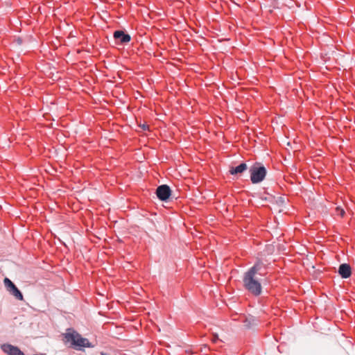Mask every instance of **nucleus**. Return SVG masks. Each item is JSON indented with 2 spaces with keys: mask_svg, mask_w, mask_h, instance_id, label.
I'll list each match as a JSON object with an SVG mask.
<instances>
[{
  "mask_svg": "<svg viewBox=\"0 0 355 355\" xmlns=\"http://www.w3.org/2000/svg\"><path fill=\"white\" fill-rule=\"evenodd\" d=\"M171 189L166 184L159 186L156 190V194L161 200H166L171 196Z\"/></svg>",
  "mask_w": 355,
  "mask_h": 355,
  "instance_id": "nucleus-5",
  "label": "nucleus"
},
{
  "mask_svg": "<svg viewBox=\"0 0 355 355\" xmlns=\"http://www.w3.org/2000/svg\"><path fill=\"white\" fill-rule=\"evenodd\" d=\"M114 37L116 40H119L121 43L125 44L130 41V35L128 34H125L122 31H116L114 33Z\"/></svg>",
  "mask_w": 355,
  "mask_h": 355,
  "instance_id": "nucleus-8",
  "label": "nucleus"
},
{
  "mask_svg": "<svg viewBox=\"0 0 355 355\" xmlns=\"http://www.w3.org/2000/svg\"><path fill=\"white\" fill-rule=\"evenodd\" d=\"M64 338L66 341L70 343L75 349H80L81 347H92L87 338H83L76 331L66 334Z\"/></svg>",
  "mask_w": 355,
  "mask_h": 355,
  "instance_id": "nucleus-2",
  "label": "nucleus"
},
{
  "mask_svg": "<svg viewBox=\"0 0 355 355\" xmlns=\"http://www.w3.org/2000/svg\"><path fill=\"white\" fill-rule=\"evenodd\" d=\"M4 352L9 355H24V354L17 347L10 344H4L1 346Z\"/></svg>",
  "mask_w": 355,
  "mask_h": 355,
  "instance_id": "nucleus-6",
  "label": "nucleus"
},
{
  "mask_svg": "<svg viewBox=\"0 0 355 355\" xmlns=\"http://www.w3.org/2000/svg\"><path fill=\"white\" fill-rule=\"evenodd\" d=\"M338 273L343 278H348L352 274L351 267L347 263H342L338 268Z\"/></svg>",
  "mask_w": 355,
  "mask_h": 355,
  "instance_id": "nucleus-7",
  "label": "nucleus"
},
{
  "mask_svg": "<svg viewBox=\"0 0 355 355\" xmlns=\"http://www.w3.org/2000/svg\"><path fill=\"white\" fill-rule=\"evenodd\" d=\"M263 268V264L257 261L243 275V283L245 289L255 296L261 295L262 291L261 279L259 276L264 275Z\"/></svg>",
  "mask_w": 355,
  "mask_h": 355,
  "instance_id": "nucleus-1",
  "label": "nucleus"
},
{
  "mask_svg": "<svg viewBox=\"0 0 355 355\" xmlns=\"http://www.w3.org/2000/svg\"><path fill=\"white\" fill-rule=\"evenodd\" d=\"M143 130H147L148 128V125L146 124H144L141 125Z\"/></svg>",
  "mask_w": 355,
  "mask_h": 355,
  "instance_id": "nucleus-14",
  "label": "nucleus"
},
{
  "mask_svg": "<svg viewBox=\"0 0 355 355\" xmlns=\"http://www.w3.org/2000/svg\"><path fill=\"white\" fill-rule=\"evenodd\" d=\"M247 168H248L247 164L245 163H242L236 167L230 168V173L232 175L241 173L243 171H245Z\"/></svg>",
  "mask_w": 355,
  "mask_h": 355,
  "instance_id": "nucleus-9",
  "label": "nucleus"
},
{
  "mask_svg": "<svg viewBox=\"0 0 355 355\" xmlns=\"http://www.w3.org/2000/svg\"><path fill=\"white\" fill-rule=\"evenodd\" d=\"M218 339V334H214V335H213L212 341H213L214 343H216V340H217Z\"/></svg>",
  "mask_w": 355,
  "mask_h": 355,
  "instance_id": "nucleus-13",
  "label": "nucleus"
},
{
  "mask_svg": "<svg viewBox=\"0 0 355 355\" xmlns=\"http://www.w3.org/2000/svg\"><path fill=\"white\" fill-rule=\"evenodd\" d=\"M3 283L7 290L11 295H12L16 299L19 300H24L23 295L11 280L6 277L3 280Z\"/></svg>",
  "mask_w": 355,
  "mask_h": 355,
  "instance_id": "nucleus-4",
  "label": "nucleus"
},
{
  "mask_svg": "<svg viewBox=\"0 0 355 355\" xmlns=\"http://www.w3.org/2000/svg\"><path fill=\"white\" fill-rule=\"evenodd\" d=\"M257 324L256 320L254 318H247L245 321V326L247 328H251L252 326Z\"/></svg>",
  "mask_w": 355,
  "mask_h": 355,
  "instance_id": "nucleus-11",
  "label": "nucleus"
},
{
  "mask_svg": "<svg viewBox=\"0 0 355 355\" xmlns=\"http://www.w3.org/2000/svg\"><path fill=\"white\" fill-rule=\"evenodd\" d=\"M284 206V200L282 198H279L276 200V206L274 207L275 211H277L278 212L282 211V208Z\"/></svg>",
  "mask_w": 355,
  "mask_h": 355,
  "instance_id": "nucleus-10",
  "label": "nucleus"
},
{
  "mask_svg": "<svg viewBox=\"0 0 355 355\" xmlns=\"http://www.w3.org/2000/svg\"><path fill=\"white\" fill-rule=\"evenodd\" d=\"M250 173L252 182L257 184L263 180L266 175V169L260 163L256 162L250 168Z\"/></svg>",
  "mask_w": 355,
  "mask_h": 355,
  "instance_id": "nucleus-3",
  "label": "nucleus"
},
{
  "mask_svg": "<svg viewBox=\"0 0 355 355\" xmlns=\"http://www.w3.org/2000/svg\"><path fill=\"white\" fill-rule=\"evenodd\" d=\"M336 211L338 215H340L341 217L344 216L345 215V211L343 208L340 207H337L336 208Z\"/></svg>",
  "mask_w": 355,
  "mask_h": 355,
  "instance_id": "nucleus-12",
  "label": "nucleus"
},
{
  "mask_svg": "<svg viewBox=\"0 0 355 355\" xmlns=\"http://www.w3.org/2000/svg\"><path fill=\"white\" fill-rule=\"evenodd\" d=\"M101 355H108V354H107L105 353H101Z\"/></svg>",
  "mask_w": 355,
  "mask_h": 355,
  "instance_id": "nucleus-15",
  "label": "nucleus"
}]
</instances>
